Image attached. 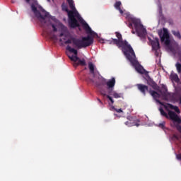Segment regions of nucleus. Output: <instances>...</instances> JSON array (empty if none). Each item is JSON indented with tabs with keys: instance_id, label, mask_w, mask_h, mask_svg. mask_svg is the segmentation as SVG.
<instances>
[{
	"instance_id": "dca6fc26",
	"label": "nucleus",
	"mask_w": 181,
	"mask_h": 181,
	"mask_svg": "<svg viewBox=\"0 0 181 181\" xmlns=\"http://www.w3.org/2000/svg\"><path fill=\"white\" fill-rule=\"evenodd\" d=\"M107 93L109 95H113L114 98H121V93H118L114 91V90H110Z\"/></svg>"
},
{
	"instance_id": "f257e3e1",
	"label": "nucleus",
	"mask_w": 181,
	"mask_h": 181,
	"mask_svg": "<svg viewBox=\"0 0 181 181\" xmlns=\"http://www.w3.org/2000/svg\"><path fill=\"white\" fill-rule=\"evenodd\" d=\"M67 1L69 5V8L71 9L70 11L67 7H66V12H67L68 13L69 25L70 28H79L80 24L78 23V22H80L83 29L88 34H90L91 35V36L93 37L98 36V34L94 33L93 30H91V28H90V25H88V24L84 21V19L81 18V16H80V13H78V11H77V10L76 9V6H74V1H73V0Z\"/></svg>"
},
{
	"instance_id": "393cba45",
	"label": "nucleus",
	"mask_w": 181,
	"mask_h": 181,
	"mask_svg": "<svg viewBox=\"0 0 181 181\" xmlns=\"http://www.w3.org/2000/svg\"><path fill=\"white\" fill-rule=\"evenodd\" d=\"M176 158L177 160H181V153L176 154Z\"/></svg>"
},
{
	"instance_id": "9b49d317",
	"label": "nucleus",
	"mask_w": 181,
	"mask_h": 181,
	"mask_svg": "<svg viewBox=\"0 0 181 181\" xmlns=\"http://www.w3.org/2000/svg\"><path fill=\"white\" fill-rule=\"evenodd\" d=\"M152 49L155 50V52H158L159 49H160V45L159 44V39L156 37L154 40H150Z\"/></svg>"
},
{
	"instance_id": "1a4fd4ad",
	"label": "nucleus",
	"mask_w": 181,
	"mask_h": 181,
	"mask_svg": "<svg viewBox=\"0 0 181 181\" xmlns=\"http://www.w3.org/2000/svg\"><path fill=\"white\" fill-rule=\"evenodd\" d=\"M101 84L102 86H105V84L107 86V93H108L110 90H114V87H115V78H112L107 81V79L103 78L101 81Z\"/></svg>"
},
{
	"instance_id": "9d476101",
	"label": "nucleus",
	"mask_w": 181,
	"mask_h": 181,
	"mask_svg": "<svg viewBox=\"0 0 181 181\" xmlns=\"http://www.w3.org/2000/svg\"><path fill=\"white\" fill-rule=\"evenodd\" d=\"M160 41L164 42L165 46H169L170 45V37L169 36V33L168 30L164 29L163 34L162 36H160Z\"/></svg>"
},
{
	"instance_id": "6ab92c4d",
	"label": "nucleus",
	"mask_w": 181,
	"mask_h": 181,
	"mask_svg": "<svg viewBox=\"0 0 181 181\" xmlns=\"http://www.w3.org/2000/svg\"><path fill=\"white\" fill-rule=\"evenodd\" d=\"M100 94H101V95H103V97H107V98H108V100H110V101L112 103V104H114V99H112V97L110 96V94L107 95V93L104 90H101Z\"/></svg>"
},
{
	"instance_id": "7ed1b4c3",
	"label": "nucleus",
	"mask_w": 181,
	"mask_h": 181,
	"mask_svg": "<svg viewBox=\"0 0 181 181\" xmlns=\"http://www.w3.org/2000/svg\"><path fill=\"white\" fill-rule=\"evenodd\" d=\"M71 43H73L77 49H83V47H88V46H91V45L94 43V37L91 35L83 37L81 40L72 37L64 42L65 45H71Z\"/></svg>"
},
{
	"instance_id": "412c9836",
	"label": "nucleus",
	"mask_w": 181,
	"mask_h": 181,
	"mask_svg": "<svg viewBox=\"0 0 181 181\" xmlns=\"http://www.w3.org/2000/svg\"><path fill=\"white\" fill-rule=\"evenodd\" d=\"M150 94L152 95L154 100H156L157 98H159L160 97V95L155 90H151Z\"/></svg>"
},
{
	"instance_id": "5701e85b",
	"label": "nucleus",
	"mask_w": 181,
	"mask_h": 181,
	"mask_svg": "<svg viewBox=\"0 0 181 181\" xmlns=\"http://www.w3.org/2000/svg\"><path fill=\"white\" fill-rule=\"evenodd\" d=\"M175 67H176V69H177V73H181V64L177 62L176 64H175Z\"/></svg>"
},
{
	"instance_id": "f8f14e48",
	"label": "nucleus",
	"mask_w": 181,
	"mask_h": 181,
	"mask_svg": "<svg viewBox=\"0 0 181 181\" xmlns=\"http://www.w3.org/2000/svg\"><path fill=\"white\" fill-rule=\"evenodd\" d=\"M136 87H137L139 91L141 92V93L144 94V95H146V91H148L149 90V88H148V86L141 84V83L137 84Z\"/></svg>"
},
{
	"instance_id": "c9c22d12",
	"label": "nucleus",
	"mask_w": 181,
	"mask_h": 181,
	"mask_svg": "<svg viewBox=\"0 0 181 181\" xmlns=\"http://www.w3.org/2000/svg\"><path fill=\"white\" fill-rule=\"evenodd\" d=\"M12 4H15V1H12Z\"/></svg>"
},
{
	"instance_id": "20e7f679",
	"label": "nucleus",
	"mask_w": 181,
	"mask_h": 181,
	"mask_svg": "<svg viewBox=\"0 0 181 181\" xmlns=\"http://www.w3.org/2000/svg\"><path fill=\"white\" fill-rule=\"evenodd\" d=\"M116 37L117 39L112 38V41H109L110 45L113 43V45H116L117 47H122L123 53L125 56V52L130 53L132 52L134 49L131 47V45H129L127 40H122V35L121 33L116 32Z\"/></svg>"
},
{
	"instance_id": "f704fd0d",
	"label": "nucleus",
	"mask_w": 181,
	"mask_h": 181,
	"mask_svg": "<svg viewBox=\"0 0 181 181\" xmlns=\"http://www.w3.org/2000/svg\"><path fill=\"white\" fill-rule=\"evenodd\" d=\"M66 8H67L66 6L65 8H64V11H66Z\"/></svg>"
},
{
	"instance_id": "a211bd4d",
	"label": "nucleus",
	"mask_w": 181,
	"mask_h": 181,
	"mask_svg": "<svg viewBox=\"0 0 181 181\" xmlns=\"http://www.w3.org/2000/svg\"><path fill=\"white\" fill-rule=\"evenodd\" d=\"M168 108H170V110H174V111H175V112H177V114H180V110L179 109V107L177 106H175L170 103H168L167 104Z\"/></svg>"
},
{
	"instance_id": "ddd939ff",
	"label": "nucleus",
	"mask_w": 181,
	"mask_h": 181,
	"mask_svg": "<svg viewBox=\"0 0 181 181\" xmlns=\"http://www.w3.org/2000/svg\"><path fill=\"white\" fill-rule=\"evenodd\" d=\"M147 84L150 86V87H152L153 90H159V86H158V83L151 77L148 78L147 80Z\"/></svg>"
},
{
	"instance_id": "f03ea898",
	"label": "nucleus",
	"mask_w": 181,
	"mask_h": 181,
	"mask_svg": "<svg viewBox=\"0 0 181 181\" xmlns=\"http://www.w3.org/2000/svg\"><path fill=\"white\" fill-rule=\"evenodd\" d=\"M39 8L42 13V14L40 13V11L37 10V8H36L35 5L31 6V9L33 13L35 14L36 18H37V19H40V21L42 25V28H43L45 32H47V33H48L49 32L48 29L50 28V26H52L53 29V32H57V28H56V25L52 23V21H50V20H48V21L47 20V19H49L50 14H49V13H47L46 11H45V9L42 8V6H40Z\"/></svg>"
},
{
	"instance_id": "aec40b11",
	"label": "nucleus",
	"mask_w": 181,
	"mask_h": 181,
	"mask_svg": "<svg viewBox=\"0 0 181 181\" xmlns=\"http://www.w3.org/2000/svg\"><path fill=\"white\" fill-rule=\"evenodd\" d=\"M170 78H171L172 81H175V83H179V81H180L179 76L176 74H173V73L171 74Z\"/></svg>"
},
{
	"instance_id": "2eb2a0df",
	"label": "nucleus",
	"mask_w": 181,
	"mask_h": 181,
	"mask_svg": "<svg viewBox=\"0 0 181 181\" xmlns=\"http://www.w3.org/2000/svg\"><path fill=\"white\" fill-rule=\"evenodd\" d=\"M121 5H122V3H121V1H116L114 4V7L115 8V9H117V11H119L121 15H122L124 14V11L121 9Z\"/></svg>"
},
{
	"instance_id": "c756f323",
	"label": "nucleus",
	"mask_w": 181,
	"mask_h": 181,
	"mask_svg": "<svg viewBox=\"0 0 181 181\" xmlns=\"http://www.w3.org/2000/svg\"><path fill=\"white\" fill-rule=\"evenodd\" d=\"M64 34H63V33H62L60 35H59V37H63V35H64Z\"/></svg>"
},
{
	"instance_id": "4c0bfd02",
	"label": "nucleus",
	"mask_w": 181,
	"mask_h": 181,
	"mask_svg": "<svg viewBox=\"0 0 181 181\" xmlns=\"http://www.w3.org/2000/svg\"><path fill=\"white\" fill-rule=\"evenodd\" d=\"M64 40H66V38H64Z\"/></svg>"
},
{
	"instance_id": "2f4dec72",
	"label": "nucleus",
	"mask_w": 181,
	"mask_h": 181,
	"mask_svg": "<svg viewBox=\"0 0 181 181\" xmlns=\"http://www.w3.org/2000/svg\"><path fill=\"white\" fill-rule=\"evenodd\" d=\"M25 2H27V4H29L30 2V0H25Z\"/></svg>"
},
{
	"instance_id": "4468645a",
	"label": "nucleus",
	"mask_w": 181,
	"mask_h": 181,
	"mask_svg": "<svg viewBox=\"0 0 181 181\" xmlns=\"http://www.w3.org/2000/svg\"><path fill=\"white\" fill-rule=\"evenodd\" d=\"M88 69L90 74H93V77H95V66L93 62H88Z\"/></svg>"
},
{
	"instance_id": "39448f33",
	"label": "nucleus",
	"mask_w": 181,
	"mask_h": 181,
	"mask_svg": "<svg viewBox=\"0 0 181 181\" xmlns=\"http://www.w3.org/2000/svg\"><path fill=\"white\" fill-rule=\"evenodd\" d=\"M125 56L127 59L130 62L133 67L135 68L136 71L140 74H145V76H148V72L144 69V66L139 64V62L136 60V56L135 55V52L134 49L130 52H125Z\"/></svg>"
},
{
	"instance_id": "cd10ccee",
	"label": "nucleus",
	"mask_w": 181,
	"mask_h": 181,
	"mask_svg": "<svg viewBox=\"0 0 181 181\" xmlns=\"http://www.w3.org/2000/svg\"><path fill=\"white\" fill-rule=\"evenodd\" d=\"M179 104L181 105V96L179 97Z\"/></svg>"
},
{
	"instance_id": "72a5a7b5",
	"label": "nucleus",
	"mask_w": 181,
	"mask_h": 181,
	"mask_svg": "<svg viewBox=\"0 0 181 181\" xmlns=\"http://www.w3.org/2000/svg\"><path fill=\"white\" fill-rule=\"evenodd\" d=\"M59 42H63V39H59Z\"/></svg>"
},
{
	"instance_id": "4be33fe9",
	"label": "nucleus",
	"mask_w": 181,
	"mask_h": 181,
	"mask_svg": "<svg viewBox=\"0 0 181 181\" xmlns=\"http://www.w3.org/2000/svg\"><path fill=\"white\" fill-rule=\"evenodd\" d=\"M172 33H173V35H174V36H175V37H177V39L181 40V35H180V33L179 31L172 30Z\"/></svg>"
},
{
	"instance_id": "7c9ffc66",
	"label": "nucleus",
	"mask_w": 181,
	"mask_h": 181,
	"mask_svg": "<svg viewBox=\"0 0 181 181\" xmlns=\"http://www.w3.org/2000/svg\"><path fill=\"white\" fill-rule=\"evenodd\" d=\"M98 101H99V103H100V104H103V102L101 101V100H100V99L98 98Z\"/></svg>"
},
{
	"instance_id": "bb28decb",
	"label": "nucleus",
	"mask_w": 181,
	"mask_h": 181,
	"mask_svg": "<svg viewBox=\"0 0 181 181\" xmlns=\"http://www.w3.org/2000/svg\"><path fill=\"white\" fill-rule=\"evenodd\" d=\"M125 125H127V127H129V121L126 122Z\"/></svg>"
},
{
	"instance_id": "6e6552de",
	"label": "nucleus",
	"mask_w": 181,
	"mask_h": 181,
	"mask_svg": "<svg viewBox=\"0 0 181 181\" xmlns=\"http://www.w3.org/2000/svg\"><path fill=\"white\" fill-rule=\"evenodd\" d=\"M162 88H163L164 90L161 92V95L164 100L166 101H168V100H171L172 101H177V94L168 92V88L165 85H163Z\"/></svg>"
},
{
	"instance_id": "f3484780",
	"label": "nucleus",
	"mask_w": 181,
	"mask_h": 181,
	"mask_svg": "<svg viewBox=\"0 0 181 181\" xmlns=\"http://www.w3.org/2000/svg\"><path fill=\"white\" fill-rule=\"evenodd\" d=\"M129 127H139V124L136 122V119L131 117L129 120Z\"/></svg>"
},
{
	"instance_id": "473e14b6",
	"label": "nucleus",
	"mask_w": 181,
	"mask_h": 181,
	"mask_svg": "<svg viewBox=\"0 0 181 181\" xmlns=\"http://www.w3.org/2000/svg\"><path fill=\"white\" fill-rule=\"evenodd\" d=\"M91 83H94V80L93 79H90Z\"/></svg>"
},
{
	"instance_id": "c85d7f7f",
	"label": "nucleus",
	"mask_w": 181,
	"mask_h": 181,
	"mask_svg": "<svg viewBox=\"0 0 181 181\" xmlns=\"http://www.w3.org/2000/svg\"><path fill=\"white\" fill-rule=\"evenodd\" d=\"M132 33L133 35H135V33H136V31L132 30Z\"/></svg>"
},
{
	"instance_id": "0eeeda50",
	"label": "nucleus",
	"mask_w": 181,
	"mask_h": 181,
	"mask_svg": "<svg viewBox=\"0 0 181 181\" xmlns=\"http://www.w3.org/2000/svg\"><path fill=\"white\" fill-rule=\"evenodd\" d=\"M66 50H68V52H70V53H74V54L71 56L69 55L68 57L70 59V60H71V62H74V67H77L78 66H87L86 59H80L78 57H77V55L78 54V52L77 51V49L74 48H71V47L68 45L66 47Z\"/></svg>"
},
{
	"instance_id": "a878e982",
	"label": "nucleus",
	"mask_w": 181,
	"mask_h": 181,
	"mask_svg": "<svg viewBox=\"0 0 181 181\" xmlns=\"http://www.w3.org/2000/svg\"><path fill=\"white\" fill-rule=\"evenodd\" d=\"M115 110L116 112H119V113L122 112V109H115Z\"/></svg>"
},
{
	"instance_id": "423d86ee",
	"label": "nucleus",
	"mask_w": 181,
	"mask_h": 181,
	"mask_svg": "<svg viewBox=\"0 0 181 181\" xmlns=\"http://www.w3.org/2000/svg\"><path fill=\"white\" fill-rule=\"evenodd\" d=\"M132 25H134L136 35L140 39H146V29L144 28V25L141 23V21L134 18H130V23L128 26L132 28Z\"/></svg>"
},
{
	"instance_id": "e433bc0d",
	"label": "nucleus",
	"mask_w": 181,
	"mask_h": 181,
	"mask_svg": "<svg viewBox=\"0 0 181 181\" xmlns=\"http://www.w3.org/2000/svg\"><path fill=\"white\" fill-rule=\"evenodd\" d=\"M48 2H50V0H47Z\"/></svg>"
},
{
	"instance_id": "b1692460",
	"label": "nucleus",
	"mask_w": 181,
	"mask_h": 181,
	"mask_svg": "<svg viewBox=\"0 0 181 181\" xmlns=\"http://www.w3.org/2000/svg\"><path fill=\"white\" fill-rule=\"evenodd\" d=\"M165 122H163L162 123H160L159 124V127L162 128V129H165Z\"/></svg>"
}]
</instances>
